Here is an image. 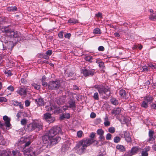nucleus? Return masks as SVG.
<instances>
[{"mask_svg":"<svg viewBox=\"0 0 156 156\" xmlns=\"http://www.w3.org/2000/svg\"><path fill=\"white\" fill-rule=\"evenodd\" d=\"M3 119L5 121L6 127H9L11 126L10 123V121L11 120L10 118H9L7 115H5L3 116Z\"/></svg>","mask_w":156,"mask_h":156,"instance_id":"4468645a","label":"nucleus"},{"mask_svg":"<svg viewBox=\"0 0 156 156\" xmlns=\"http://www.w3.org/2000/svg\"><path fill=\"white\" fill-rule=\"evenodd\" d=\"M63 32L62 31L60 32L58 34V36L60 38H62L63 37Z\"/></svg>","mask_w":156,"mask_h":156,"instance_id":"13d9d810","label":"nucleus"},{"mask_svg":"<svg viewBox=\"0 0 156 156\" xmlns=\"http://www.w3.org/2000/svg\"><path fill=\"white\" fill-rule=\"evenodd\" d=\"M7 89L8 90L11 91H13L14 90V89L13 87L11 85L9 86V87H8L7 88Z\"/></svg>","mask_w":156,"mask_h":156,"instance_id":"8fccbe9b","label":"nucleus"},{"mask_svg":"<svg viewBox=\"0 0 156 156\" xmlns=\"http://www.w3.org/2000/svg\"><path fill=\"white\" fill-rule=\"evenodd\" d=\"M68 103L69 105L68 107L73 110H75L76 106L75 100L73 99L70 98Z\"/></svg>","mask_w":156,"mask_h":156,"instance_id":"1a4fd4ad","label":"nucleus"},{"mask_svg":"<svg viewBox=\"0 0 156 156\" xmlns=\"http://www.w3.org/2000/svg\"><path fill=\"white\" fill-rule=\"evenodd\" d=\"M5 141L3 136H0V145H5Z\"/></svg>","mask_w":156,"mask_h":156,"instance_id":"c756f323","label":"nucleus"},{"mask_svg":"<svg viewBox=\"0 0 156 156\" xmlns=\"http://www.w3.org/2000/svg\"><path fill=\"white\" fill-rule=\"evenodd\" d=\"M45 53L47 55H51L52 53V51L51 50H48Z\"/></svg>","mask_w":156,"mask_h":156,"instance_id":"49530a36","label":"nucleus"},{"mask_svg":"<svg viewBox=\"0 0 156 156\" xmlns=\"http://www.w3.org/2000/svg\"><path fill=\"white\" fill-rule=\"evenodd\" d=\"M101 122V119L100 118H98L95 119L94 121V123L98 125L100 124Z\"/></svg>","mask_w":156,"mask_h":156,"instance_id":"37998d69","label":"nucleus"},{"mask_svg":"<svg viewBox=\"0 0 156 156\" xmlns=\"http://www.w3.org/2000/svg\"><path fill=\"white\" fill-rule=\"evenodd\" d=\"M32 86L34 87V88L36 89V90H38L40 88V87L39 85H37V84H36L34 83H33L32 84Z\"/></svg>","mask_w":156,"mask_h":156,"instance_id":"ea45409f","label":"nucleus"},{"mask_svg":"<svg viewBox=\"0 0 156 156\" xmlns=\"http://www.w3.org/2000/svg\"><path fill=\"white\" fill-rule=\"evenodd\" d=\"M143 71H148V68L146 66H144L142 67Z\"/></svg>","mask_w":156,"mask_h":156,"instance_id":"5fc2aeb1","label":"nucleus"},{"mask_svg":"<svg viewBox=\"0 0 156 156\" xmlns=\"http://www.w3.org/2000/svg\"><path fill=\"white\" fill-rule=\"evenodd\" d=\"M29 141H27L25 144V147L24 148L23 154L24 156H29Z\"/></svg>","mask_w":156,"mask_h":156,"instance_id":"9b49d317","label":"nucleus"},{"mask_svg":"<svg viewBox=\"0 0 156 156\" xmlns=\"http://www.w3.org/2000/svg\"><path fill=\"white\" fill-rule=\"evenodd\" d=\"M30 156H36L41 153L39 148L35 146L30 147Z\"/></svg>","mask_w":156,"mask_h":156,"instance_id":"0eeeda50","label":"nucleus"},{"mask_svg":"<svg viewBox=\"0 0 156 156\" xmlns=\"http://www.w3.org/2000/svg\"><path fill=\"white\" fill-rule=\"evenodd\" d=\"M93 33L95 34H101V32L99 28H96L93 30Z\"/></svg>","mask_w":156,"mask_h":156,"instance_id":"2f4dec72","label":"nucleus"},{"mask_svg":"<svg viewBox=\"0 0 156 156\" xmlns=\"http://www.w3.org/2000/svg\"><path fill=\"white\" fill-rule=\"evenodd\" d=\"M150 147L149 146H147L146 148L144 149V151L147 152L148 151L150 150Z\"/></svg>","mask_w":156,"mask_h":156,"instance_id":"69168bd1","label":"nucleus"},{"mask_svg":"<svg viewBox=\"0 0 156 156\" xmlns=\"http://www.w3.org/2000/svg\"><path fill=\"white\" fill-rule=\"evenodd\" d=\"M115 131V128L113 127H109L108 129V132L112 133H114Z\"/></svg>","mask_w":156,"mask_h":156,"instance_id":"72a5a7b5","label":"nucleus"},{"mask_svg":"<svg viewBox=\"0 0 156 156\" xmlns=\"http://www.w3.org/2000/svg\"><path fill=\"white\" fill-rule=\"evenodd\" d=\"M92 58V57L90 56H86L85 58V60L90 62H92L91 61Z\"/></svg>","mask_w":156,"mask_h":156,"instance_id":"e433bc0d","label":"nucleus"},{"mask_svg":"<svg viewBox=\"0 0 156 156\" xmlns=\"http://www.w3.org/2000/svg\"><path fill=\"white\" fill-rule=\"evenodd\" d=\"M68 22L69 23H72L73 24H75L76 23H78V20H77L72 18L68 20Z\"/></svg>","mask_w":156,"mask_h":156,"instance_id":"c85d7f7f","label":"nucleus"},{"mask_svg":"<svg viewBox=\"0 0 156 156\" xmlns=\"http://www.w3.org/2000/svg\"><path fill=\"white\" fill-rule=\"evenodd\" d=\"M35 101L37 105L39 106H42L44 104V101L42 98H40L38 99H35Z\"/></svg>","mask_w":156,"mask_h":156,"instance_id":"aec40b11","label":"nucleus"},{"mask_svg":"<svg viewBox=\"0 0 156 156\" xmlns=\"http://www.w3.org/2000/svg\"><path fill=\"white\" fill-rule=\"evenodd\" d=\"M25 105L26 107H28L29 106V101L28 100H26L25 101Z\"/></svg>","mask_w":156,"mask_h":156,"instance_id":"774afa93","label":"nucleus"},{"mask_svg":"<svg viewBox=\"0 0 156 156\" xmlns=\"http://www.w3.org/2000/svg\"><path fill=\"white\" fill-rule=\"evenodd\" d=\"M93 97L94 100L98 101L99 97L98 93L97 92L95 93L94 94Z\"/></svg>","mask_w":156,"mask_h":156,"instance_id":"473e14b6","label":"nucleus"},{"mask_svg":"<svg viewBox=\"0 0 156 156\" xmlns=\"http://www.w3.org/2000/svg\"><path fill=\"white\" fill-rule=\"evenodd\" d=\"M149 19L152 21H155L156 20V13L150 14L149 16Z\"/></svg>","mask_w":156,"mask_h":156,"instance_id":"5701e85b","label":"nucleus"},{"mask_svg":"<svg viewBox=\"0 0 156 156\" xmlns=\"http://www.w3.org/2000/svg\"><path fill=\"white\" fill-rule=\"evenodd\" d=\"M153 99L152 97L150 96H146L144 98V100H145L148 103H151Z\"/></svg>","mask_w":156,"mask_h":156,"instance_id":"412c9836","label":"nucleus"},{"mask_svg":"<svg viewBox=\"0 0 156 156\" xmlns=\"http://www.w3.org/2000/svg\"><path fill=\"white\" fill-rule=\"evenodd\" d=\"M60 86V83L59 80L50 81L48 84V88L50 90H57Z\"/></svg>","mask_w":156,"mask_h":156,"instance_id":"20e7f679","label":"nucleus"},{"mask_svg":"<svg viewBox=\"0 0 156 156\" xmlns=\"http://www.w3.org/2000/svg\"><path fill=\"white\" fill-rule=\"evenodd\" d=\"M64 115L65 116V118L66 119H69L70 117V114L69 113H65L64 114Z\"/></svg>","mask_w":156,"mask_h":156,"instance_id":"0e129e2a","label":"nucleus"},{"mask_svg":"<svg viewBox=\"0 0 156 156\" xmlns=\"http://www.w3.org/2000/svg\"><path fill=\"white\" fill-rule=\"evenodd\" d=\"M5 18L0 17V24L2 23V22H5L6 21Z\"/></svg>","mask_w":156,"mask_h":156,"instance_id":"338daca9","label":"nucleus"},{"mask_svg":"<svg viewBox=\"0 0 156 156\" xmlns=\"http://www.w3.org/2000/svg\"><path fill=\"white\" fill-rule=\"evenodd\" d=\"M98 64H99V66L101 68H104L105 67L104 66V63L102 62H98Z\"/></svg>","mask_w":156,"mask_h":156,"instance_id":"3c124183","label":"nucleus"},{"mask_svg":"<svg viewBox=\"0 0 156 156\" xmlns=\"http://www.w3.org/2000/svg\"><path fill=\"white\" fill-rule=\"evenodd\" d=\"M12 153L13 154V155L16 156V155H20V152L19 151H12Z\"/></svg>","mask_w":156,"mask_h":156,"instance_id":"a19ab883","label":"nucleus"},{"mask_svg":"<svg viewBox=\"0 0 156 156\" xmlns=\"http://www.w3.org/2000/svg\"><path fill=\"white\" fill-rule=\"evenodd\" d=\"M96 116V114L92 112L90 115V117L92 118H94Z\"/></svg>","mask_w":156,"mask_h":156,"instance_id":"052dcab7","label":"nucleus"},{"mask_svg":"<svg viewBox=\"0 0 156 156\" xmlns=\"http://www.w3.org/2000/svg\"><path fill=\"white\" fill-rule=\"evenodd\" d=\"M124 137L128 143H130L131 141V138L129 133L126 131H125L123 132Z\"/></svg>","mask_w":156,"mask_h":156,"instance_id":"2eb2a0df","label":"nucleus"},{"mask_svg":"<svg viewBox=\"0 0 156 156\" xmlns=\"http://www.w3.org/2000/svg\"><path fill=\"white\" fill-rule=\"evenodd\" d=\"M97 134L100 136L103 135L104 133V131L102 129H98L97 131Z\"/></svg>","mask_w":156,"mask_h":156,"instance_id":"7c9ffc66","label":"nucleus"},{"mask_svg":"<svg viewBox=\"0 0 156 156\" xmlns=\"http://www.w3.org/2000/svg\"><path fill=\"white\" fill-rule=\"evenodd\" d=\"M17 7L16 6H11L8 7L7 8V10L10 12H14L17 10Z\"/></svg>","mask_w":156,"mask_h":156,"instance_id":"b1692460","label":"nucleus"},{"mask_svg":"<svg viewBox=\"0 0 156 156\" xmlns=\"http://www.w3.org/2000/svg\"><path fill=\"white\" fill-rule=\"evenodd\" d=\"M31 131L34 130L35 129L39 130L41 129L42 128V123L39 120H35L31 123Z\"/></svg>","mask_w":156,"mask_h":156,"instance_id":"39448f33","label":"nucleus"},{"mask_svg":"<svg viewBox=\"0 0 156 156\" xmlns=\"http://www.w3.org/2000/svg\"><path fill=\"white\" fill-rule=\"evenodd\" d=\"M81 73L83 74V76L86 77L94 75L95 73V70L94 69H88L83 68L81 69Z\"/></svg>","mask_w":156,"mask_h":156,"instance_id":"423d86ee","label":"nucleus"},{"mask_svg":"<svg viewBox=\"0 0 156 156\" xmlns=\"http://www.w3.org/2000/svg\"><path fill=\"white\" fill-rule=\"evenodd\" d=\"M104 50L105 48L103 46H99L98 48V50L99 51H103Z\"/></svg>","mask_w":156,"mask_h":156,"instance_id":"4d7b16f0","label":"nucleus"},{"mask_svg":"<svg viewBox=\"0 0 156 156\" xmlns=\"http://www.w3.org/2000/svg\"><path fill=\"white\" fill-rule=\"evenodd\" d=\"M65 97L64 96H62L57 99L56 101L57 103L59 105H62L65 102Z\"/></svg>","mask_w":156,"mask_h":156,"instance_id":"6ab92c4d","label":"nucleus"},{"mask_svg":"<svg viewBox=\"0 0 156 156\" xmlns=\"http://www.w3.org/2000/svg\"><path fill=\"white\" fill-rule=\"evenodd\" d=\"M7 101L6 98L4 97H0V102H6Z\"/></svg>","mask_w":156,"mask_h":156,"instance_id":"c03bdc74","label":"nucleus"},{"mask_svg":"<svg viewBox=\"0 0 156 156\" xmlns=\"http://www.w3.org/2000/svg\"><path fill=\"white\" fill-rule=\"evenodd\" d=\"M141 154L142 156H148L147 152L144 151V150L142 151Z\"/></svg>","mask_w":156,"mask_h":156,"instance_id":"de8ad7c7","label":"nucleus"},{"mask_svg":"<svg viewBox=\"0 0 156 156\" xmlns=\"http://www.w3.org/2000/svg\"><path fill=\"white\" fill-rule=\"evenodd\" d=\"M104 124L105 126H110V123L109 121H108L104 122Z\"/></svg>","mask_w":156,"mask_h":156,"instance_id":"bf43d9fd","label":"nucleus"},{"mask_svg":"<svg viewBox=\"0 0 156 156\" xmlns=\"http://www.w3.org/2000/svg\"><path fill=\"white\" fill-rule=\"evenodd\" d=\"M154 132L153 131L150 130L149 131V136H154Z\"/></svg>","mask_w":156,"mask_h":156,"instance_id":"864d4df0","label":"nucleus"},{"mask_svg":"<svg viewBox=\"0 0 156 156\" xmlns=\"http://www.w3.org/2000/svg\"><path fill=\"white\" fill-rule=\"evenodd\" d=\"M149 66L152 69H156V65L153 64H151L149 65Z\"/></svg>","mask_w":156,"mask_h":156,"instance_id":"e2e57ef3","label":"nucleus"},{"mask_svg":"<svg viewBox=\"0 0 156 156\" xmlns=\"http://www.w3.org/2000/svg\"><path fill=\"white\" fill-rule=\"evenodd\" d=\"M0 30L2 33H5L8 36L11 30L9 26L2 27L0 28Z\"/></svg>","mask_w":156,"mask_h":156,"instance_id":"9d476101","label":"nucleus"},{"mask_svg":"<svg viewBox=\"0 0 156 156\" xmlns=\"http://www.w3.org/2000/svg\"><path fill=\"white\" fill-rule=\"evenodd\" d=\"M154 140L155 138L154 136H149L148 141L151 144L154 142Z\"/></svg>","mask_w":156,"mask_h":156,"instance_id":"4c0bfd02","label":"nucleus"},{"mask_svg":"<svg viewBox=\"0 0 156 156\" xmlns=\"http://www.w3.org/2000/svg\"><path fill=\"white\" fill-rule=\"evenodd\" d=\"M20 104H21V102H18L17 101H15L13 102L14 105L16 106H18V105Z\"/></svg>","mask_w":156,"mask_h":156,"instance_id":"603ef678","label":"nucleus"},{"mask_svg":"<svg viewBox=\"0 0 156 156\" xmlns=\"http://www.w3.org/2000/svg\"><path fill=\"white\" fill-rule=\"evenodd\" d=\"M71 36V34L70 33H67L65 36L64 37L66 38L69 39Z\"/></svg>","mask_w":156,"mask_h":156,"instance_id":"680f3d73","label":"nucleus"},{"mask_svg":"<svg viewBox=\"0 0 156 156\" xmlns=\"http://www.w3.org/2000/svg\"><path fill=\"white\" fill-rule=\"evenodd\" d=\"M95 133H91L90 136V137L91 138H85V139H92L93 140V143L94 142V140L93 138L95 137Z\"/></svg>","mask_w":156,"mask_h":156,"instance_id":"79ce46f5","label":"nucleus"},{"mask_svg":"<svg viewBox=\"0 0 156 156\" xmlns=\"http://www.w3.org/2000/svg\"><path fill=\"white\" fill-rule=\"evenodd\" d=\"M19 33L17 31H13L12 30L9 36L10 37L17 38L19 37Z\"/></svg>","mask_w":156,"mask_h":156,"instance_id":"dca6fc26","label":"nucleus"},{"mask_svg":"<svg viewBox=\"0 0 156 156\" xmlns=\"http://www.w3.org/2000/svg\"><path fill=\"white\" fill-rule=\"evenodd\" d=\"M111 137L112 135L110 133H108L106 135V138L107 140H110L111 139Z\"/></svg>","mask_w":156,"mask_h":156,"instance_id":"a18cd8bd","label":"nucleus"},{"mask_svg":"<svg viewBox=\"0 0 156 156\" xmlns=\"http://www.w3.org/2000/svg\"><path fill=\"white\" fill-rule=\"evenodd\" d=\"M141 106L143 108H147L148 106V103L145 100H144L142 102Z\"/></svg>","mask_w":156,"mask_h":156,"instance_id":"bb28decb","label":"nucleus"},{"mask_svg":"<svg viewBox=\"0 0 156 156\" xmlns=\"http://www.w3.org/2000/svg\"><path fill=\"white\" fill-rule=\"evenodd\" d=\"M83 134V132L81 130H80L77 132V136L79 138H81L82 137Z\"/></svg>","mask_w":156,"mask_h":156,"instance_id":"58836bf2","label":"nucleus"},{"mask_svg":"<svg viewBox=\"0 0 156 156\" xmlns=\"http://www.w3.org/2000/svg\"><path fill=\"white\" fill-rule=\"evenodd\" d=\"M93 143L92 139H83L79 141L75 147L76 152L81 155L85 152L86 148Z\"/></svg>","mask_w":156,"mask_h":156,"instance_id":"f03ea898","label":"nucleus"},{"mask_svg":"<svg viewBox=\"0 0 156 156\" xmlns=\"http://www.w3.org/2000/svg\"><path fill=\"white\" fill-rule=\"evenodd\" d=\"M27 120L25 119H22L21 121V124L23 125H25L27 123Z\"/></svg>","mask_w":156,"mask_h":156,"instance_id":"09e8293b","label":"nucleus"},{"mask_svg":"<svg viewBox=\"0 0 156 156\" xmlns=\"http://www.w3.org/2000/svg\"><path fill=\"white\" fill-rule=\"evenodd\" d=\"M16 92L19 95H25L27 94V90L25 87H19L18 90L16 91Z\"/></svg>","mask_w":156,"mask_h":156,"instance_id":"f8f14e48","label":"nucleus"},{"mask_svg":"<svg viewBox=\"0 0 156 156\" xmlns=\"http://www.w3.org/2000/svg\"><path fill=\"white\" fill-rule=\"evenodd\" d=\"M110 101L112 103L115 105H118L119 103L118 101L115 98H112L111 99Z\"/></svg>","mask_w":156,"mask_h":156,"instance_id":"cd10ccee","label":"nucleus"},{"mask_svg":"<svg viewBox=\"0 0 156 156\" xmlns=\"http://www.w3.org/2000/svg\"><path fill=\"white\" fill-rule=\"evenodd\" d=\"M93 87L98 90L100 96L103 98H105L107 96H109L111 93L110 89L108 87L102 84H96Z\"/></svg>","mask_w":156,"mask_h":156,"instance_id":"7ed1b4c3","label":"nucleus"},{"mask_svg":"<svg viewBox=\"0 0 156 156\" xmlns=\"http://www.w3.org/2000/svg\"><path fill=\"white\" fill-rule=\"evenodd\" d=\"M99 139L101 141H103L104 140H105V137L103 136V135H102L99 136Z\"/></svg>","mask_w":156,"mask_h":156,"instance_id":"6e6d98bb","label":"nucleus"},{"mask_svg":"<svg viewBox=\"0 0 156 156\" xmlns=\"http://www.w3.org/2000/svg\"><path fill=\"white\" fill-rule=\"evenodd\" d=\"M38 57L40 58H43L46 59H48L49 57L47 55L42 53H40L38 54Z\"/></svg>","mask_w":156,"mask_h":156,"instance_id":"4be33fe9","label":"nucleus"},{"mask_svg":"<svg viewBox=\"0 0 156 156\" xmlns=\"http://www.w3.org/2000/svg\"><path fill=\"white\" fill-rule=\"evenodd\" d=\"M121 140L120 138L118 136L115 137L114 139V141L115 143H119Z\"/></svg>","mask_w":156,"mask_h":156,"instance_id":"c9c22d12","label":"nucleus"},{"mask_svg":"<svg viewBox=\"0 0 156 156\" xmlns=\"http://www.w3.org/2000/svg\"><path fill=\"white\" fill-rule=\"evenodd\" d=\"M21 83L25 84V87H29V82L27 81V80L24 78H21Z\"/></svg>","mask_w":156,"mask_h":156,"instance_id":"393cba45","label":"nucleus"},{"mask_svg":"<svg viewBox=\"0 0 156 156\" xmlns=\"http://www.w3.org/2000/svg\"><path fill=\"white\" fill-rule=\"evenodd\" d=\"M119 94L122 98L127 99L128 98V94L125 90L123 89L120 90Z\"/></svg>","mask_w":156,"mask_h":156,"instance_id":"ddd939ff","label":"nucleus"},{"mask_svg":"<svg viewBox=\"0 0 156 156\" xmlns=\"http://www.w3.org/2000/svg\"><path fill=\"white\" fill-rule=\"evenodd\" d=\"M44 118L49 123L53 122L55 120V117L52 116L51 114L49 113L44 114Z\"/></svg>","mask_w":156,"mask_h":156,"instance_id":"6e6552de","label":"nucleus"},{"mask_svg":"<svg viewBox=\"0 0 156 156\" xmlns=\"http://www.w3.org/2000/svg\"><path fill=\"white\" fill-rule=\"evenodd\" d=\"M116 148L120 151L123 152L125 151L124 147L121 145H118L116 146Z\"/></svg>","mask_w":156,"mask_h":156,"instance_id":"a878e982","label":"nucleus"},{"mask_svg":"<svg viewBox=\"0 0 156 156\" xmlns=\"http://www.w3.org/2000/svg\"><path fill=\"white\" fill-rule=\"evenodd\" d=\"M4 72L5 74L7 76H11L12 75L11 71L10 70H4Z\"/></svg>","mask_w":156,"mask_h":156,"instance_id":"f704fd0d","label":"nucleus"},{"mask_svg":"<svg viewBox=\"0 0 156 156\" xmlns=\"http://www.w3.org/2000/svg\"><path fill=\"white\" fill-rule=\"evenodd\" d=\"M139 150L138 147H133L132 148L131 151L129 152L128 154L129 156H131L136 154Z\"/></svg>","mask_w":156,"mask_h":156,"instance_id":"f3484780","label":"nucleus"},{"mask_svg":"<svg viewBox=\"0 0 156 156\" xmlns=\"http://www.w3.org/2000/svg\"><path fill=\"white\" fill-rule=\"evenodd\" d=\"M61 133V129L58 126H54L49 131L48 135H44L42 137L44 144L47 148H50L51 146L56 144L60 139L59 136L55 137L58 133Z\"/></svg>","mask_w":156,"mask_h":156,"instance_id":"f257e3e1","label":"nucleus"},{"mask_svg":"<svg viewBox=\"0 0 156 156\" xmlns=\"http://www.w3.org/2000/svg\"><path fill=\"white\" fill-rule=\"evenodd\" d=\"M121 112V109L119 108H114L112 111V114L113 115H119Z\"/></svg>","mask_w":156,"mask_h":156,"instance_id":"a211bd4d","label":"nucleus"}]
</instances>
